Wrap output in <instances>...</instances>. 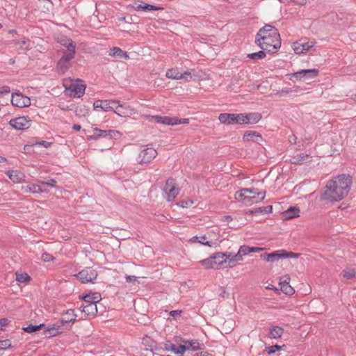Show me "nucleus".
<instances>
[{"label": "nucleus", "mask_w": 356, "mask_h": 356, "mask_svg": "<svg viewBox=\"0 0 356 356\" xmlns=\"http://www.w3.org/2000/svg\"><path fill=\"white\" fill-rule=\"evenodd\" d=\"M352 179L349 175L342 174L330 180L323 193V199L329 202H339L349 193Z\"/></svg>", "instance_id": "1"}, {"label": "nucleus", "mask_w": 356, "mask_h": 356, "mask_svg": "<svg viewBox=\"0 0 356 356\" xmlns=\"http://www.w3.org/2000/svg\"><path fill=\"white\" fill-rule=\"evenodd\" d=\"M236 198H241V202L244 204L251 205L254 203L260 202L264 200L266 192H258L255 188H242L236 192Z\"/></svg>", "instance_id": "2"}, {"label": "nucleus", "mask_w": 356, "mask_h": 356, "mask_svg": "<svg viewBox=\"0 0 356 356\" xmlns=\"http://www.w3.org/2000/svg\"><path fill=\"white\" fill-rule=\"evenodd\" d=\"M63 86L65 88V95L72 97H81L86 90V86L84 81L77 79L75 80H65Z\"/></svg>", "instance_id": "3"}, {"label": "nucleus", "mask_w": 356, "mask_h": 356, "mask_svg": "<svg viewBox=\"0 0 356 356\" xmlns=\"http://www.w3.org/2000/svg\"><path fill=\"white\" fill-rule=\"evenodd\" d=\"M255 43L263 50L268 53L276 52L281 47L280 38L261 37L256 38Z\"/></svg>", "instance_id": "4"}, {"label": "nucleus", "mask_w": 356, "mask_h": 356, "mask_svg": "<svg viewBox=\"0 0 356 356\" xmlns=\"http://www.w3.org/2000/svg\"><path fill=\"white\" fill-rule=\"evenodd\" d=\"M244 113H220L218 120L222 124H244Z\"/></svg>", "instance_id": "5"}, {"label": "nucleus", "mask_w": 356, "mask_h": 356, "mask_svg": "<svg viewBox=\"0 0 356 356\" xmlns=\"http://www.w3.org/2000/svg\"><path fill=\"white\" fill-rule=\"evenodd\" d=\"M156 155V150L151 145H147L143 146V148L140 150L138 156V161L140 164H147L153 161Z\"/></svg>", "instance_id": "6"}, {"label": "nucleus", "mask_w": 356, "mask_h": 356, "mask_svg": "<svg viewBox=\"0 0 356 356\" xmlns=\"http://www.w3.org/2000/svg\"><path fill=\"white\" fill-rule=\"evenodd\" d=\"M319 73V70L316 68L313 69H306V70H300L298 72L289 74V79L293 80V79H296V80H302V81H308L312 79H314L318 76Z\"/></svg>", "instance_id": "7"}, {"label": "nucleus", "mask_w": 356, "mask_h": 356, "mask_svg": "<svg viewBox=\"0 0 356 356\" xmlns=\"http://www.w3.org/2000/svg\"><path fill=\"white\" fill-rule=\"evenodd\" d=\"M163 192L167 201L172 202L176 198L179 193V188L177 186L175 179L170 177L166 180Z\"/></svg>", "instance_id": "8"}, {"label": "nucleus", "mask_w": 356, "mask_h": 356, "mask_svg": "<svg viewBox=\"0 0 356 356\" xmlns=\"http://www.w3.org/2000/svg\"><path fill=\"white\" fill-rule=\"evenodd\" d=\"M74 276L81 283H94L97 277V271L92 267H86Z\"/></svg>", "instance_id": "9"}, {"label": "nucleus", "mask_w": 356, "mask_h": 356, "mask_svg": "<svg viewBox=\"0 0 356 356\" xmlns=\"http://www.w3.org/2000/svg\"><path fill=\"white\" fill-rule=\"evenodd\" d=\"M93 134L88 137V140H97L99 138H116L120 136V133L118 131L108 129L102 130L97 127H95L92 129Z\"/></svg>", "instance_id": "10"}, {"label": "nucleus", "mask_w": 356, "mask_h": 356, "mask_svg": "<svg viewBox=\"0 0 356 356\" xmlns=\"http://www.w3.org/2000/svg\"><path fill=\"white\" fill-rule=\"evenodd\" d=\"M8 124L16 130L23 131L31 127V120L29 116H19L10 120Z\"/></svg>", "instance_id": "11"}, {"label": "nucleus", "mask_w": 356, "mask_h": 356, "mask_svg": "<svg viewBox=\"0 0 356 356\" xmlns=\"http://www.w3.org/2000/svg\"><path fill=\"white\" fill-rule=\"evenodd\" d=\"M75 53H65L57 63V72L60 74H64L72 66V60L74 58Z\"/></svg>", "instance_id": "12"}, {"label": "nucleus", "mask_w": 356, "mask_h": 356, "mask_svg": "<svg viewBox=\"0 0 356 356\" xmlns=\"http://www.w3.org/2000/svg\"><path fill=\"white\" fill-rule=\"evenodd\" d=\"M152 120L156 123L165 125H177L179 124H188L189 122V120L187 118L178 119L177 118L160 115H153L152 116Z\"/></svg>", "instance_id": "13"}, {"label": "nucleus", "mask_w": 356, "mask_h": 356, "mask_svg": "<svg viewBox=\"0 0 356 356\" xmlns=\"http://www.w3.org/2000/svg\"><path fill=\"white\" fill-rule=\"evenodd\" d=\"M113 111L118 115L123 118L130 117L136 113L134 108H131L127 103L118 104L114 106Z\"/></svg>", "instance_id": "14"}, {"label": "nucleus", "mask_w": 356, "mask_h": 356, "mask_svg": "<svg viewBox=\"0 0 356 356\" xmlns=\"http://www.w3.org/2000/svg\"><path fill=\"white\" fill-rule=\"evenodd\" d=\"M118 104V101L113 99L97 100L93 103L95 110L102 109L104 112L113 111L114 106Z\"/></svg>", "instance_id": "15"}, {"label": "nucleus", "mask_w": 356, "mask_h": 356, "mask_svg": "<svg viewBox=\"0 0 356 356\" xmlns=\"http://www.w3.org/2000/svg\"><path fill=\"white\" fill-rule=\"evenodd\" d=\"M263 36L280 38L277 29L270 24H266L264 27L261 28L257 32L256 38H261Z\"/></svg>", "instance_id": "16"}, {"label": "nucleus", "mask_w": 356, "mask_h": 356, "mask_svg": "<svg viewBox=\"0 0 356 356\" xmlns=\"http://www.w3.org/2000/svg\"><path fill=\"white\" fill-rule=\"evenodd\" d=\"M11 103L17 107H26L31 105V99L21 93H15L12 95Z\"/></svg>", "instance_id": "17"}, {"label": "nucleus", "mask_w": 356, "mask_h": 356, "mask_svg": "<svg viewBox=\"0 0 356 356\" xmlns=\"http://www.w3.org/2000/svg\"><path fill=\"white\" fill-rule=\"evenodd\" d=\"M166 76L172 79H186L188 80V78H191V72L186 71L184 72H180L178 69H170L166 72Z\"/></svg>", "instance_id": "18"}, {"label": "nucleus", "mask_w": 356, "mask_h": 356, "mask_svg": "<svg viewBox=\"0 0 356 356\" xmlns=\"http://www.w3.org/2000/svg\"><path fill=\"white\" fill-rule=\"evenodd\" d=\"M64 332L63 326L61 325L59 321H58L56 324L47 327L44 330V334L47 338H51L53 337H56Z\"/></svg>", "instance_id": "19"}, {"label": "nucleus", "mask_w": 356, "mask_h": 356, "mask_svg": "<svg viewBox=\"0 0 356 356\" xmlns=\"http://www.w3.org/2000/svg\"><path fill=\"white\" fill-rule=\"evenodd\" d=\"M76 315L74 314V309H68L65 314H63L60 320L59 321L61 325H70L74 323L76 321Z\"/></svg>", "instance_id": "20"}, {"label": "nucleus", "mask_w": 356, "mask_h": 356, "mask_svg": "<svg viewBox=\"0 0 356 356\" xmlns=\"http://www.w3.org/2000/svg\"><path fill=\"white\" fill-rule=\"evenodd\" d=\"M290 278L288 276L282 277L280 280L279 285L280 286V290L286 295H292L294 293L295 290L289 284Z\"/></svg>", "instance_id": "21"}, {"label": "nucleus", "mask_w": 356, "mask_h": 356, "mask_svg": "<svg viewBox=\"0 0 356 356\" xmlns=\"http://www.w3.org/2000/svg\"><path fill=\"white\" fill-rule=\"evenodd\" d=\"M285 254H283L281 250L275 251L271 253H264L261 254V259L267 262H274L280 259L284 258Z\"/></svg>", "instance_id": "22"}, {"label": "nucleus", "mask_w": 356, "mask_h": 356, "mask_svg": "<svg viewBox=\"0 0 356 356\" xmlns=\"http://www.w3.org/2000/svg\"><path fill=\"white\" fill-rule=\"evenodd\" d=\"M165 349L168 351H172L176 355H183L188 348L185 345L176 346L174 343L167 341L165 343Z\"/></svg>", "instance_id": "23"}, {"label": "nucleus", "mask_w": 356, "mask_h": 356, "mask_svg": "<svg viewBox=\"0 0 356 356\" xmlns=\"http://www.w3.org/2000/svg\"><path fill=\"white\" fill-rule=\"evenodd\" d=\"M58 42L67 48V53L76 52V45L70 38L63 36L58 39Z\"/></svg>", "instance_id": "24"}, {"label": "nucleus", "mask_w": 356, "mask_h": 356, "mask_svg": "<svg viewBox=\"0 0 356 356\" xmlns=\"http://www.w3.org/2000/svg\"><path fill=\"white\" fill-rule=\"evenodd\" d=\"M6 175L14 183H22L24 181L25 177L24 174L17 170H8Z\"/></svg>", "instance_id": "25"}, {"label": "nucleus", "mask_w": 356, "mask_h": 356, "mask_svg": "<svg viewBox=\"0 0 356 356\" xmlns=\"http://www.w3.org/2000/svg\"><path fill=\"white\" fill-rule=\"evenodd\" d=\"M225 256V254L221 252L211 255L213 260L216 262L215 264L216 266V269L225 268L227 266L226 265V259H224Z\"/></svg>", "instance_id": "26"}, {"label": "nucleus", "mask_w": 356, "mask_h": 356, "mask_svg": "<svg viewBox=\"0 0 356 356\" xmlns=\"http://www.w3.org/2000/svg\"><path fill=\"white\" fill-rule=\"evenodd\" d=\"M311 156L309 154L300 153L293 156L291 162L293 164L302 165L311 161Z\"/></svg>", "instance_id": "27"}, {"label": "nucleus", "mask_w": 356, "mask_h": 356, "mask_svg": "<svg viewBox=\"0 0 356 356\" xmlns=\"http://www.w3.org/2000/svg\"><path fill=\"white\" fill-rule=\"evenodd\" d=\"M81 307L82 308V312L86 316H94L97 313V304L94 302L86 303V305H83Z\"/></svg>", "instance_id": "28"}, {"label": "nucleus", "mask_w": 356, "mask_h": 356, "mask_svg": "<svg viewBox=\"0 0 356 356\" xmlns=\"http://www.w3.org/2000/svg\"><path fill=\"white\" fill-rule=\"evenodd\" d=\"M244 124H255L261 118V115L258 113H244Z\"/></svg>", "instance_id": "29"}, {"label": "nucleus", "mask_w": 356, "mask_h": 356, "mask_svg": "<svg viewBox=\"0 0 356 356\" xmlns=\"http://www.w3.org/2000/svg\"><path fill=\"white\" fill-rule=\"evenodd\" d=\"M109 56L125 59H128L129 58V55L126 51H123L120 47H115L110 49Z\"/></svg>", "instance_id": "30"}, {"label": "nucleus", "mask_w": 356, "mask_h": 356, "mask_svg": "<svg viewBox=\"0 0 356 356\" xmlns=\"http://www.w3.org/2000/svg\"><path fill=\"white\" fill-rule=\"evenodd\" d=\"M82 299L85 301L86 303L94 302L95 304H97L102 300V296L99 293L95 292L92 294H86L82 296Z\"/></svg>", "instance_id": "31"}, {"label": "nucleus", "mask_w": 356, "mask_h": 356, "mask_svg": "<svg viewBox=\"0 0 356 356\" xmlns=\"http://www.w3.org/2000/svg\"><path fill=\"white\" fill-rule=\"evenodd\" d=\"M300 209L296 207H291L284 211V216L286 219H291L299 216Z\"/></svg>", "instance_id": "32"}, {"label": "nucleus", "mask_w": 356, "mask_h": 356, "mask_svg": "<svg viewBox=\"0 0 356 356\" xmlns=\"http://www.w3.org/2000/svg\"><path fill=\"white\" fill-rule=\"evenodd\" d=\"M284 333V329L280 326H272L269 330V335L270 338L278 339Z\"/></svg>", "instance_id": "33"}, {"label": "nucleus", "mask_w": 356, "mask_h": 356, "mask_svg": "<svg viewBox=\"0 0 356 356\" xmlns=\"http://www.w3.org/2000/svg\"><path fill=\"white\" fill-rule=\"evenodd\" d=\"M191 240L192 242H197L202 245H208L210 247L213 243L212 241H207V237L206 236V235H202L200 236H195L192 237Z\"/></svg>", "instance_id": "34"}, {"label": "nucleus", "mask_w": 356, "mask_h": 356, "mask_svg": "<svg viewBox=\"0 0 356 356\" xmlns=\"http://www.w3.org/2000/svg\"><path fill=\"white\" fill-rule=\"evenodd\" d=\"M200 264L204 267L205 269H216V267L215 265L216 262L213 260L211 256L207 259L201 260Z\"/></svg>", "instance_id": "35"}, {"label": "nucleus", "mask_w": 356, "mask_h": 356, "mask_svg": "<svg viewBox=\"0 0 356 356\" xmlns=\"http://www.w3.org/2000/svg\"><path fill=\"white\" fill-rule=\"evenodd\" d=\"M16 280L21 283H26L31 280V277L26 273L16 272Z\"/></svg>", "instance_id": "36"}, {"label": "nucleus", "mask_w": 356, "mask_h": 356, "mask_svg": "<svg viewBox=\"0 0 356 356\" xmlns=\"http://www.w3.org/2000/svg\"><path fill=\"white\" fill-rule=\"evenodd\" d=\"M266 51L264 50H262V51H259L258 52L249 54H248L247 56H248V58H249L250 59L257 60L264 58L266 57Z\"/></svg>", "instance_id": "37"}, {"label": "nucleus", "mask_w": 356, "mask_h": 356, "mask_svg": "<svg viewBox=\"0 0 356 356\" xmlns=\"http://www.w3.org/2000/svg\"><path fill=\"white\" fill-rule=\"evenodd\" d=\"M44 327V324L43 323L40 324L38 325H29L27 327H23L22 330L26 332L32 333L41 330Z\"/></svg>", "instance_id": "38"}, {"label": "nucleus", "mask_w": 356, "mask_h": 356, "mask_svg": "<svg viewBox=\"0 0 356 356\" xmlns=\"http://www.w3.org/2000/svg\"><path fill=\"white\" fill-rule=\"evenodd\" d=\"M181 341L184 343H188L191 346L192 350L196 351L198 350H201L202 347L197 340H192L191 341L186 340H181Z\"/></svg>", "instance_id": "39"}, {"label": "nucleus", "mask_w": 356, "mask_h": 356, "mask_svg": "<svg viewBox=\"0 0 356 356\" xmlns=\"http://www.w3.org/2000/svg\"><path fill=\"white\" fill-rule=\"evenodd\" d=\"M292 47L296 54H304V49L302 46V40L293 42Z\"/></svg>", "instance_id": "40"}, {"label": "nucleus", "mask_w": 356, "mask_h": 356, "mask_svg": "<svg viewBox=\"0 0 356 356\" xmlns=\"http://www.w3.org/2000/svg\"><path fill=\"white\" fill-rule=\"evenodd\" d=\"M28 191L31 193H42L46 191V189H42L39 185L37 184H30L27 186Z\"/></svg>", "instance_id": "41"}, {"label": "nucleus", "mask_w": 356, "mask_h": 356, "mask_svg": "<svg viewBox=\"0 0 356 356\" xmlns=\"http://www.w3.org/2000/svg\"><path fill=\"white\" fill-rule=\"evenodd\" d=\"M15 45L19 46V48L23 50L27 49L29 46V40H14Z\"/></svg>", "instance_id": "42"}, {"label": "nucleus", "mask_w": 356, "mask_h": 356, "mask_svg": "<svg viewBox=\"0 0 356 356\" xmlns=\"http://www.w3.org/2000/svg\"><path fill=\"white\" fill-rule=\"evenodd\" d=\"M261 137V136L256 131H249L245 133L243 136V139L246 140H253L254 137Z\"/></svg>", "instance_id": "43"}, {"label": "nucleus", "mask_w": 356, "mask_h": 356, "mask_svg": "<svg viewBox=\"0 0 356 356\" xmlns=\"http://www.w3.org/2000/svg\"><path fill=\"white\" fill-rule=\"evenodd\" d=\"M302 46L304 49V53L309 51L314 46V42L313 41H306L305 40H302Z\"/></svg>", "instance_id": "44"}, {"label": "nucleus", "mask_w": 356, "mask_h": 356, "mask_svg": "<svg viewBox=\"0 0 356 356\" xmlns=\"http://www.w3.org/2000/svg\"><path fill=\"white\" fill-rule=\"evenodd\" d=\"M39 182L42 185L48 186H50L52 188H55L56 184L57 183L56 180H55L54 179L49 178V177L45 179L43 181H40Z\"/></svg>", "instance_id": "45"}, {"label": "nucleus", "mask_w": 356, "mask_h": 356, "mask_svg": "<svg viewBox=\"0 0 356 356\" xmlns=\"http://www.w3.org/2000/svg\"><path fill=\"white\" fill-rule=\"evenodd\" d=\"M163 8L156 6L151 4L147 3H143V11H154V10H162Z\"/></svg>", "instance_id": "46"}, {"label": "nucleus", "mask_w": 356, "mask_h": 356, "mask_svg": "<svg viewBox=\"0 0 356 356\" xmlns=\"http://www.w3.org/2000/svg\"><path fill=\"white\" fill-rule=\"evenodd\" d=\"M41 259L44 262L52 261L55 259V257L48 252L42 253Z\"/></svg>", "instance_id": "47"}, {"label": "nucleus", "mask_w": 356, "mask_h": 356, "mask_svg": "<svg viewBox=\"0 0 356 356\" xmlns=\"http://www.w3.org/2000/svg\"><path fill=\"white\" fill-rule=\"evenodd\" d=\"M193 204L191 200H182L177 205L182 208H188Z\"/></svg>", "instance_id": "48"}, {"label": "nucleus", "mask_w": 356, "mask_h": 356, "mask_svg": "<svg viewBox=\"0 0 356 356\" xmlns=\"http://www.w3.org/2000/svg\"><path fill=\"white\" fill-rule=\"evenodd\" d=\"M243 257L244 256L242 255V252L238 250V252L232 257V265H234L237 261H242Z\"/></svg>", "instance_id": "49"}, {"label": "nucleus", "mask_w": 356, "mask_h": 356, "mask_svg": "<svg viewBox=\"0 0 356 356\" xmlns=\"http://www.w3.org/2000/svg\"><path fill=\"white\" fill-rule=\"evenodd\" d=\"M355 272L353 269L348 270H345L343 272V277L347 280L353 279V277H355Z\"/></svg>", "instance_id": "50"}, {"label": "nucleus", "mask_w": 356, "mask_h": 356, "mask_svg": "<svg viewBox=\"0 0 356 356\" xmlns=\"http://www.w3.org/2000/svg\"><path fill=\"white\" fill-rule=\"evenodd\" d=\"M11 346V341L10 339L0 340V348L7 349Z\"/></svg>", "instance_id": "51"}, {"label": "nucleus", "mask_w": 356, "mask_h": 356, "mask_svg": "<svg viewBox=\"0 0 356 356\" xmlns=\"http://www.w3.org/2000/svg\"><path fill=\"white\" fill-rule=\"evenodd\" d=\"M225 256L224 257V259H226V264L228 263V265L229 266H234V265H232V257L233 254L231 252H223Z\"/></svg>", "instance_id": "52"}, {"label": "nucleus", "mask_w": 356, "mask_h": 356, "mask_svg": "<svg viewBox=\"0 0 356 356\" xmlns=\"http://www.w3.org/2000/svg\"><path fill=\"white\" fill-rule=\"evenodd\" d=\"M282 252H283V254H285L286 256H284V258H298L299 256V254L294 253L292 252H286L284 250H282Z\"/></svg>", "instance_id": "53"}, {"label": "nucleus", "mask_w": 356, "mask_h": 356, "mask_svg": "<svg viewBox=\"0 0 356 356\" xmlns=\"http://www.w3.org/2000/svg\"><path fill=\"white\" fill-rule=\"evenodd\" d=\"M273 207L270 205L264 207H260L257 209V212L259 213H270L272 212Z\"/></svg>", "instance_id": "54"}, {"label": "nucleus", "mask_w": 356, "mask_h": 356, "mask_svg": "<svg viewBox=\"0 0 356 356\" xmlns=\"http://www.w3.org/2000/svg\"><path fill=\"white\" fill-rule=\"evenodd\" d=\"M242 255L245 256L250 254V247L248 245H242L239 248Z\"/></svg>", "instance_id": "55"}, {"label": "nucleus", "mask_w": 356, "mask_h": 356, "mask_svg": "<svg viewBox=\"0 0 356 356\" xmlns=\"http://www.w3.org/2000/svg\"><path fill=\"white\" fill-rule=\"evenodd\" d=\"M10 321L6 318H3L0 319V329L3 330L5 327L8 325Z\"/></svg>", "instance_id": "56"}, {"label": "nucleus", "mask_w": 356, "mask_h": 356, "mask_svg": "<svg viewBox=\"0 0 356 356\" xmlns=\"http://www.w3.org/2000/svg\"><path fill=\"white\" fill-rule=\"evenodd\" d=\"M280 346L278 345H273L268 348V354H273L275 353L276 351L280 350Z\"/></svg>", "instance_id": "57"}, {"label": "nucleus", "mask_w": 356, "mask_h": 356, "mask_svg": "<svg viewBox=\"0 0 356 356\" xmlns=\"http://www.w3.org/2000/svg\"><path fill=\"white\" fill-rule=\"evenodd\" d=\"M10 91V88L9 86H4L0 88V95L3 94H8Z\"/></svg>", "instance_id": "58"}, {"label": "nucleus", "mask_w": 356, "mask_h": 356, "mask_svg": "<svg viewBox=\"0 0 356 356\" xmlns=\"http://www.w3.org/2000/svg\"><path fill=\"white\" fill-rule=\"evenodd\" d=\"M143 3H143V2H142V3H140V4L135 3V5H134V6H131V8H132L134 10H136V11H140V10L143 11Z\"/></svg>", "instance_id": "59"}, {"label": "nucleus", "mask_w": 356, "mask_h": 356, "mask_svg": "<svg viewBox=\"0 0 356 356\" xmlns=\"http://www.w3.org/2000/svg\"><path fill=\"white\" fill-rule=\"evenodd\" d=\"M264 248L260 247H250V253L251 252H259L264 250Z\"/></svg>", "instance_id": "60"}, {"label": "nucleus", "mask_w": 356, "mask_h": 356, "mask_svg": "<svg viewBox=\"0 0 356 356\" xmlns=\"http://www.w3.org/2000/svg\"><path fill=\"white\" fill-rule=\"evenodd\" d=\"M125 280L127 282H132L137 280V277L134 275H126Z\"/></svg>", "instance_id": "61"}, {"label": "nucleus", "mask_w": 356, "mask_h": 356, "mask_svg": "<svg viewBox=\"0 0 356 356\" xmlns=\"http://www.w3.org/2000/svg\"><path fill=\"white\" fill-rule=\"evenodd\" d=\"M181 313V310H172L170 312V315L174 318H176L178 316H180Z\"/></svg>", "instance_id": "62"}, {"label": "nucleus", "mask_w": 356, "mask_h": 356, "mask_svg": "<svg viewBox=\"0 0 356 356\" xmlns=\"http://www.w3.org/2000/svg\"><path fill=\"white\" fill-rule=\"evenodd\" d=\"M39 145H42L44 147H48L51 145V143L45 141V140H42L40 143H39Z\"/></svg>", "instance_id": "63"}, {"label": "nucleus", "mask_w": 356, "mask_h": 356, "mask_svg": "<svg viewBox=\"0 0 356 356\" xmlns=\"http://www.w3.org/2000/svg\"><path fill=\"white\" fill-rule=\"evenodd\" d=\"M72 129L75 131H80L81 129V127L80 124H74L73 127H72Z\"/></svg>", "instance_id": "64"}]
</instances>
